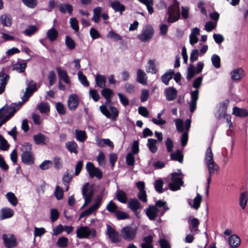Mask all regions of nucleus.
Wrapping results in <instances>:
<instances>
[{
	"instance_id": "obj_1",
	"label": "nucleus",
	"mask_w": 248,
	"mask_h": 248,
	"mask_svg": "<svg viewBox=\"0 0 248 248\" xmlns=\"http://www.w3.org/2000/svg\"><path fill=\"white\" fill-rule=\"evenodd\" d=\"M101 93L102 95L106 98V102H105V105L100 106V110L108 118L115 121L119 115V111L118 109L116 107L110 105L108 107V108L111 111L110 113L107 108L108 104L111 102V97L113 96V93L110 89L104 88L101 92Z\"/></svg>"
},
{
	"instance_id": "obj_2",
	"label": "nucleus",
	"mask_w": 248,
	"mask_h": 248,
	"mask_svg": "<svg viewBox=\"0 0 248 248\" xmlns=\"http://www.w3.org/2000/svg\"><path fill=\"white\" fill-rule=\"evenodd\" d=\"M175 125L177 130L179 132H182L185 130H186L182 135L181 138V142L182 146H185L188 140V134L187 131L190 127L191 121L190 119H186L184 124L182 120L177 119L175 120Z\"/></svg>"
},
{
	"instance_id": "obj_3",
	"label": "nucleus",
	"mask_w": 248,
	"mask_h": 248,
	"mask_svg": "<svg viewBox=\"0 0 248 248\" xmlns=\"http://www.w3.org/2000/svg\"><path fill=\"white\" fill-rule=\"evenodd\" d=\"M211 148L209 147L205 153V161L209 174L210 175H213L217 172L219 169L218 165L214 160Z\"/></svg>"
},
{
	"instance_id": "obj_4",
	"label": "nucleus",
	"mask_w": 248,
	"mask_h": 248,
	"mask_svg": "<svg viewBox=\"0 0 248 248\" xmlns=\"http://www.w3.org/2000/svg\"><path fill=\"white\" fill-rule=\"evenodd\" d=\"M202 77H198L194 80L193 87L196 90L191 92V100L189 104L190 110L193 112L196 108L197 101L199 98V91L198 89L200 87L202 84Z\"/></svg>"
},
{
	"instance_id": "obj_5",
	"label": "nucleus",
	"mask_w": 248,
	"mask_h": 248,
	"mask_svg": "<svg viewBox=\"0 0 248 248\" xmlns=\"http://www.w3.org/2000/svg\"><path fill=\"white\" fill-rule=\"evenodd\" d=\"M183 176V174L180 171L171 173V181L169 184L170 189L171 190L176 191L180 189L181 186L184 184L182 180Z\"/></svg>"
},
{
	"instance_id": "obj_6",
	"label": "nucleus",
	"mask_w": 248,
	"mask_h": 248,
	"mask_svg": "<svg viewBox=\"0 0 248 248\" xmlns=\"http://www.w3.org/2000/svg\"><path fill=\"white\" fill-rule=\"evenodd\" d=\"M168 21L173 23L178 20L180 16L179 3L174 1L172 5L170 6L168 9Z\"/></svg>"
},
{
	"instance_id": "obj_7",
	"label": "nucleus",
	"mask_w": 248,
	"mask_h": 248,
	"mask_svg": "<svg viewBox=\"0 0 248 248\" xmlns=\"http://www.w3.org/2000/svg\"><path fill=\"white\" fill-rule=\"evenodd\" d=\"M16 110L5 105L0 109V127L8 121L15 114Z\"/></svg>"
},
{
	"instance_id": "obj_8",
	"label": "nucleus",
	"mask_w": 248,
	"mask_h": 248,
	"mask_svg": "<svg viewBox=\"0 0 248 248\" xmlns=\"http://www.w3.org/2000/svg\"><path fill=\"white\" fill-rule=\"evenodd\" d=\"M137 229L135 227L125 226L121 231L122 237L127 241L133 240L136 236Z\"/></svg>"
},
{
	"instance_id": "obj_9",
	"label": "nucleus",
	"mask_w": 248,
	"mask_h": 248,
	"mask_svg": "<svg viewBox=\"0 0 248 248\" xmlns=\"http://www.w3.org/2000/svg\"><path fill=\"white\" fill-rule=\"evenodd\" d=\"M154 29L150 26H146L138 35V38L142 42H146L150 40L154 34Z\"/></svg>"
},
{
	"instance_id": "obj_10",
	"label": "nucleus",
	"mask_w": 248,
	"mask_h": 248,
	"mask_svg": "<svg viewBox=\"0 0 248 248\" xmlns=\"http://www.w3.org/2000/svg\"><path fill=\"white\" fill-rule=\"evenodd\" d=\"M76 233L77 237L80 239L88 238L90 235H95V231L93 229H90L86 226H82L78 229Z\"/></svg>"
},
{
	"instance_id": "obj_11",
	"label": "nucleus",
	"mask_w": 248,
	"mask_h": 248,
	"mask_svg": "<svg viewBox=\"0 0 248 248\" xmlns=\"http://www.w3.org/2000/svg\"><path fill=\"white\" fill-rule=\"evenodd\" d=\"M101 203V199L99 197L95 199V203L93 205L81 213L79 219H80L82 217L89 216L95 213L100 207Z\"/></svg>"
},
{
	"instance_id": "obj_12",
	"label": "nucleus",
	"mask_w": 248,
	"mask_h": 248,
	"mask_svg": "<svg viewBox=\"0 0 248 248\" xmlns=\"http://www.w3.org/2000/svg\"><path fill=\"white\" fill-rule=\"evenodd\" d=\"M86 168L91 177L95 176L98 179L102 177L103 174L101 171L98 168L95 167L92 163L88 162L86 165Z\"/></svg>"
},
{
	"instance_id": "obj_13",
	"label": "nucleus",
	"mask_w": 248,
	"mask_h": 248,
	"mask_svg": "<svg viewBox=\"0 0 248 248\" xmlns=\"http://www.w3.org/2000/svg\"><path fill=\"white\" fill-rule=\"evenodd\" d=\"M27 85V87L22 97V99L24 102L26 101L32 95L33 92L37 90L36 84L33 80L28 81Z\"/></svg>"
},
{
	"instance_id": "obj_14",
	"label": "nucleus",
	"mask_w": 248,
	"mask_h": 248,
	"mask_svg": "<svg viewBox=\"0 0 248 248\" xmlns=\"http://www.w3.org/2000/svg\"><path fill=\"white\" fill-rule=\"evenodd\" d=\"M229 101L226 100L220 103L217 110L215 113V116L217 119H221L226 115V110L228 108Z\"/></svg>"
},
{
	"instance_id": "obj_15",
	"label": "nucleus",
	"mask_w": 248,
	"mask_h": 248,
	"mask_svg": "<svg viewBox=\"0 0 248 248\" xmlns=\"http://www.w3.org/2000/svg\"><path fill=\"white\" fill-rule=\"evenodd\" d=\"M145 211L147 216L150 220L155 219L159 214H160V210L153 205L149 206Z\"/></svg>"
},
{
	"instance_id": "obj_16",
	"label": "nucleus",
	"mask_w": 248,
	"mask_h": 248,
	"mask_svg": "<svg viewBox=\"0 0 248 248\" xmlns=\"http://www.w3.org/2000/svg\"><path fill=\"white\" fill-rule=\"evenodd\" d=\"M109 3L113 10L115 12H119L121 15H122L123 12L125 10V6L122 4L119 0H110Z\"/></svg>"
},
{
	"instance_id": "obj_17",
	"label": "nucleus",
	"mask_w": 248,
	"mask_h": 248,
	"mask_svg": "<svg viewBox=\"0 0 248 248\" xmlns=\"http://www.w3.org/2000/svg\"><path fill=\"white\" fill-rule=\"evenodd\" d=\"M2 237L4 244L7 248H12L16 246V239L13 235L4 234Z\"/></svg>"
},
{
	"instance_id": "obj_18",
	"label": "nucleus",
	"mask_w": 248,
	"mask_h": 248,
	"mask_svg": "<svg viewBox=\"0 0 248 248\" xmlns=\"http://www.w3.org/2000/svg\"><path fill=\"white\" fill-rule=\"evenodd\" d=\"M14 215V211L9 207H3L0 210V220L12 217Z\"/></svg>"
},
{
	"instance_id": "obj_19",
	"label": "nucleus",
	"mask_w": 248,
	"mask_h": 248,
	"mask_svg": "<svg viewBox=\"0 0 248 248\" xmlns=\"http://www.w3.org/2000/svg\"><path fill=\"white\" fill-rule=\"evenodd\" d=\"M164 94L168 101H172L176 98L177 91L174 88L170 87L165 89Z\"/></svg>"
},
{
	"instance_id": "obj_20",
	"label": "nucleus",
	"mask_w": 248,
	"mask_h": 248,
	"mask_svg": "<svg viewBox=\"0 0 248 248\" xmlns=\"http://www.w3.org/2000/svg\"><path fill=\"white\" fill-rule=\"evenodd\" d=\"M108 234L111 241L113 243H118L120 241L119 233L116 232L111 227L108 226Z\"/></svg>"
},
{
	"instance_id": "obj_21",
	"label": "nucleus",
	"mask_w": 248,
	"mask_h": 248,
	"mask_svg": "<svg viewBox=\"0 0 248 248\" xmlns=\"http://www.w3.org/2000/svg\"><path fill=\"white\" fill-rule=\"evenodd\" d=\"M79 101L78 96L75 94H71L68 100V108L70 110H74L78 107Z\"/></svg>"
},
{
	"instance_id": "obj_22",
	"label": "nucleus",
	"mask_w": 248,
	"mask_h": 248,
	"mask_svg": "<svg viewBox=\"0 0 248 248\" xmlns=\"http://www.w3.org/2000/svg\"><path fill=\"white\" fill-rule=\"evenodd\" d=\"M56 70L58 74L59 81H63L65 83L69 84L70 83V79L66 71L59 67L56 68Z\"/></svg>"
},
{
	"instance_id": "obj_23",
	"label": "nucleus",
	"mask_w": 248,
	"mask_h": 248,
	"mask_svg": "<svg viewBox=\"0 0 248 248\" xmlns=\"http://www.w3.org/2000/svg\"><path fill=\"white\" fill-rule=\"evenodd\" d=\"M189 229L191 232L195 234L198 231V226L200 224V222L198 218L194 217L191 219H189Z\"/></svg>"
},
{
	"instance_id": "obj_24",
	"label": "nucleus",
	"mask_w": 248,
	"mask_h": 248,
	"mask_svg": "<svg viewBox=\"0 0 248 248\" xmlns=\"http://www.w3.org/2000/svg\"><path fill=\"white\" fill-rule=\"evenodd\" d=\"M202 201V196L199 193L197 194L196 197L193 200V203L190 199H188L187 202L191 208L197 210L200 206L201 202Z\"/></svg>"
},
{
	"instance_id": "obj_25",
	"label": "nucleus",
	"mask_w": 248,
	"mask_h": 248,
	"mask_svg": "<svg viewBox=\"0 0 248 248\" xmlns=\"http://www.w3.org/2000/svg\"><path fill=\"white\" fill-rule=\"evenodd\" d=\"M82 192L85 200H87L88 202H90L93 196V193L89 189L88 183H86L84 185L82 188Z\"/></svg>"
},
{
	"instance_id": "obj_26",
	"label": "nucleus",
	"mask_w": 248,
	"mask_h": 248,
	"mask_svg": "<svg viewBox=\"0 0 248 248\" xmlns=\"http://www.w3.org/2000/svg\"><path fill=\"white\" fill-rule=\"evenodd\" d=\"M35 144L38 145H45L48 142V138L42 133H38L33 137Z\"/></svg>"
},
{
	"instance_id": "obj_27",
	"label": "nucleus",
	"mask_w": 248,
	"mask_h": 248,
	"mask_svg": "<svg viewBox=\"0 0 248 248\" xmlns=\"http://www.w3.org/2000/svg\"><path fill=\"white\" fill-rule=\"evenodd\" d=\"M9 79V76L8 75L3 72H0V94L4 92Z\"/></svg>"
},
{
	"instance_id": "obj_28",
	"label": "nucleus",
	"mask_w": 248,
	"mask_h": 248,
	"mask_svg": "<svg viewBox=\"0 0 248 248\" xmlns=\"http://www.w3.org/2000/svg\"><path fill=\"white\" fill-rule=\"evenodd\" d=\"M200 34V29L197 27L192 29L189 35V43L191 45H194L198 41V36Z\"/></svg>"
},
{
	"instance_id": "obj_29",
	"label": "nucleus",
	"mask_w": 248,
	"mask_h": 248,
	"mask_svg": "<svg viewBox=\"0 0 248 248\" xmlns=\"http://www.w3.org/2000/svg\"><path fill=\"white\" fill-rule=\"evenodd\" d=\"M229 243L231 248H237L241 244V239L238 235L233 234L230 237Z\"/></svg>"
},
{
	"instance_id": "obj_30",
	"label": "nucleus",
	"mask_w": 248,
	"mask_h": 248,
	"mask_svg": "<svg viewBox=\"0 0 248 248\" xmlns=\"http://www.w3.org/2000/svg\"><path fill=\"white\" fill-rule=\"evenodd\" d=\"M21 160L22 162L27 165H31L33 163L34 157L32 153L22 154Z\"/></svg>"
},
{
	"instance_id": "obj_31",
	"label": "nucleus",
	"mask_w": 248,
	"mask_h": 248,
	"mask_svg": "<svg viewBox=\"0 0 248 248\" xmlns=\"http://www.w3.org/2000/svg\"><path fill=\"white\" fill-rule=\"evenodd\" d=\"M128 206L134 212L141 208L140 202L137 199H130L128 203Z\"/></svg>"
},
{
	"instance_id": "obj_32",
	"label": "nucleus",
	"mask_w": 248,
	"mask_h": 248,
	"mask_svg": "<svg viewBox=\"0 0 248 248\" xmlns=\"http://www.w3.org/2000/svg\"><path fill=\"white\" fill-rule=\"evenodd\" d=\"M231 75L233 80H239L244 76V72L242 68H238L232 71Z\"/></svg>"
},
{
	"instance_id": "obj_33",
	"label": "nucleus",
	"mask_w": 248,
	"mask_h": 248,
	"mask_svg": "<svg viewBox=\"0 0 248 248\" xmlns=\"http://www.w3.org/2000/svg\"><path fill=\"white\" fill-rule=\"evenodd\" d=\"M157 141L154 139H148L147 143V146L149 150L153 154L155 153L157 151V147L156 146Z\"/></svg>"
},
{
	"instance_id": "obj_34",
	"label": "nucleus",
	"mask_w": 248,
	"mask_h": 248,
	"mask_svg": "<svg viewBox=\"0 0 248 248\" xmlns=\"http://www.w3.org/2000/svg\"><path fill=\"white\" fill-rule=\"evenodd\" d=\"M102 11V8L99 6L95 7L93 9V16L92 20L95 23H98L99 22Z\"/></svg>"
},
{
	"instance_id": "obj_35",
	"label": "nucleus",
	"mask_w": 248,
	"mask_h": 248,
	"mask_svg": "<svg viewBox=\"0 0 248 248\" xmlns=\"http://www.w3.org/2000/svg\"><path fill=\"white\" fill-rule=\"evenodd\" d=\"M58 36V32L53 28L48 30L46 32V37L51 42H53L56 40Z\"/></svg>"
},
{
	"instance_id": "obj_36",
	"label": "nucleus",
	"mask_w": 248,
	"mask_h": 248,
	"mask_svg": "<svg viewBox=\"0 0 248 248\" xmlns=\"http://www.w3.org/2000/svg\"><path fill=\"white\" fill-rule=\"evenodd\" d=\"M95 82L98 87L102 88H105L106 82V77L100 74L97 75L95 77Z\"/></svg>"
},
{
	"instance_id": "obj_37",
	"label": "nucleus",
	"mask_w": 248,
	"mask_h": 248,
	"mask_svg": "<svg viewBox=\"0 0 248 248\" xmlns=\"http://www.w3.org/2000/svg\"><path fill=\"white\" fill-rule=\"evenodd\" d=\"M137 81L142 84H146L147 78L145 73L141 69H139L137 71Z\"/></svg>"
},
{
	"instance_id": "obj_38",
	"label": "nucleus",
	"mask_w": 248,
	"mask_h": 248,
	"mask_svg": "<svg viewBox=\"0 0 248 248\" xmlns=\"http://www.w3.org/2000/svg\"><path fill=\"white\" fill-rule=\"evenodd\" d=\"M233 114L238 117H246L248 115V112L245 108H241L238 107L233 108Z\"/></svg>"
},
{
	"instance_id": "obj_39",
	"label": "nucleus",
	"mask_w": 248,
	"mask_h": 248,
	"mask_svg": "<svg viewBox=\"0 0 248 248\" xmlns=\"http://www.w3.org/2000/svg\"><path fill=\"white\" fill-rule=\"evenodd\" d=\"M140 3L145 5L146 6L148 13L150 14H152L154 11L153 8L154 0H138Z\"/></svg>"
},
{
	"instance_id": "obj_40",
	"label": "nucleus",
	"mask_w": 248,
	"mask_h": 248,
	"mask_svg": "<svg viewBox=\"0 0 248 248\" xmlns=\"http://www.w3.org/2000/svg\"><path fill=\"white\" fill-rule=\"evenodd\" d=\"M143 242L141 244V248H153L152 244L153 242V237L151 235H148L143 238Z\"/></svg>"
},
{
	"instance_id": "obj_41",
	"label": "nucleus",
	"mask_w": 248,
	"mask_h": 248,
	"mask_svg": "<svg viewBox=\"0 0 248 248\" xmlns=\"http://www.w3.org/2000/svg\"><path fill=\"white\" fill-rule=\"evenodd\" d=\"M65 146L66 148L71 153H74L75 154H78V145L74 141H68L66 142Z\"/></svg>"
},
{
	"instance_id": "obj_42",
	"label": "nucleus",
	"mask_w": 248,
	"mask_h": 248,
	"mask_svg": "<svg viewBox=\"0 0 248 248\" xmlns=\"http://www.w3.org/2000/svg\"><path fill=\"white\" fill-rule=\"evenodd\" d=\"M6 197L8 201L14 206H16L18 203V200L15 194L11 192H9L6 194Z\"/></svg>"
},
{
	"instance_id": "obj_43",
	"label": "nucleus",
	"mask_w": 248,
	"mask_h": 248,
	"mask_svg": "<svg viewBox=\"0 0 248 248\" xmlns=\"http://www.w3.org/2000/svg\"><path fill=\"white\" fill-rule=\"evenodd\" d=\"M173 75L174 71L172 70H169L162 76V81L166 85H168L169 81L172 78Z\"/></svg>"
},
{
	"instance_id": "obj_44",
	"label": "nucleus",
	"mask_w": 248,
	"mask_h": 248,
	"mask_svg": "<svg viewBox=\"0 0 248 248\" xmlns=\"http://www.w3.org/2000/svg\"><path fill=\"white\" fill-rule=\"evenodd\" d=\"M155 206H156L157 208L162 207V209L160 210V216H162L166 211L169 210V207L167 205L166 202L161 200H159L155 202Z\"/></svg>"
},
{
	"instance_id": "obj_45",
	"label": "nucleus",
	"mask_w": 248,
	"mask_h": 248,
	"mask_svg": "<svg viewBox=\"0 0 248 248\" xmlns=\"http://www.w3.org/2000/svg\"><path fill=\"white\" fill-rule=\"evenodd\" d=\"M116 197L118 200L122 202L125 203L126 202L127 198L125 192L122 190H119L117 191L116 194Z\"/></svg>"
},
{
	"instance_id": "obj_46",
	"label": "nucleus",
	"mask_w": 248,
	"mask_h": 248,
	"mask_svg": "<svg viewBox=\"0 0 248 248\" xmlns=\"http://www.w3.org/2000/svg\"><path fill=\"white\" fill-rule=\"evenodd\" d=\"M75 135L77 140L80 142L84 141L87 139V136L85 131L76 129Z\"/></svg>"
},
{
	"instance_id": "obj_47",
	"label": "nucleus",
	"mask_w": 248,
	"mask_h": 248,
	"mask_svg": "<svg viewBox=\"0 0 248 248\" xmlns=\"http://www.w3.org/2000/svg\"><path fill=\"white\" fill-rule=\"evenodd\" d=\"M0 20L3 26L9 27L12 24L11 16L8 14H4L1 16Z\"/></svg>"
},
{
	"instance_id": "obj_48",
	"label": "nucleus",
	"mask_w": 248,
	"mask_h": 248,
	"mask_svg": "<svg viewBox=\"0 0 248 248\" xmlns=\"http://www.w3.org/2000/svg\"><path fill=\"white\" fill-rule=\"evenodd\" d=\"M170 156L172 160L178 161L180 163L183 162V155L180 150H178L176 152L171 153Z\"/></svg>"
},
{
	"instance_id": "obj_49",
	"label": "nucleus",
	"mask_w": 248,
	"mask_h": 248,
	"mask_svg": "<svg viewBox=\"0 0 248 248\" xmlns=\"http://www.w3.org/2000/svg\"><path fill=\"white\" fill-rule=\"evenodd\" d=\"M197 70L195 66L193 64H190L187 68V73L186 78L190 80L196 74H197Z\"/></svg>"
},
{
	"instance_id": "obj_50",
	"label": "nucleus",
	"mask_w": 248,
	"mask_h": 248,
	"mask_svg": "<svg viewBox=\"0 0 248 248\" xmlns=\"http://www.w3.org/2000/svg\"><path fill=\"white\" fill-rule=\"evenodd\" d=\"M59 9L61 12L65 13L66 11L69 14H71L73 11V7L70 4H62L59 5Z\"/></svg>"
},
{
	"instance_id": "obj_51",
	"label": "nucleus",
	"mask_w": 248,
	"mask_h": 248,
	"mask_svg": "<svg viewBox=\"0 0 248 248\" xmlns=\"http://www.w3.org/2000/svg\"><path fill=\"white\" fill-rule=\"evenodd\" d=\"M55 196L58 200H61L63 197V191L59 186H57L54 192Z\"/></svg>"
},
{
	"instance_id": "obj_52",
	"label": "nucleus",
	"mask_w": 248,
	"mask_h": 248,
	"mask_svg": "<svg viewBox=\"0 0 248 248\" xmlns=\"http://www.w3.org/2000/svg\"><path fill=\"white\" fill-rule=\"evenodd\" d=\"M97 161L99 166L105 167L106 165V160L105 158V154L102 152H100L97 157Z\"/></svg>"
},
{
	"instance_id": "obj_53",
	"label": "nucleus",
	"mask_w": 248,
	"mask_h": 248,
	"mask_svg": "<svg viewBox=\"0 0 248 248\" xmlns=\"http://www.w3.org/2000/svg\"><path fill=\"white\" fill-rule=\"evenodd\" d=\"M212 63L214 66L217 68H218L220 66V59L217 54H214L211 57Z\"/></svg>"
},
{
	"instance_id": "obj_54",
	"label": "nucleus",
	"mask_w": 248,
	"mask_h": 248,
	"mask_svg": "<svg viewBox=\"0 0 248 248\" xmlns=\"http://www.w3.org/2000/svg\"><path fill=\"white\" fill-rule=\"evenodd\" d=\"M78 78L80 82L83 84L84 86L86 87H88L89 85V83L86 77L83 74V73L81 71L78 72Z\"/></svg>"
},
{
	"instance_id": "obj_55",
	"label": "nucleus",
	"mask_w": 248,
	"mask_h": 248,
	"mask_svg": "<svg viewBox=\"0 0 248 248\" xmlns=\"http://www.w3.org/2000/svg\"><path fill=\"white\" fill-rule=\"evenodd\" d=\"M22 154L32 153V145L28 142L24 143L20 148Z\"/></svg>"
},
{
	"instance_id": "obj_56",
	"label": "nucleus",
	"mask_w": 248,
	"mask_h": 248,
	"mask_svg": "<svg viewBox=\"0 0 248 248\" xmlns=\"http://www.w3.org/2000/svg\"><path fill=\"white\" fill-rule=\"evenodd\" d=\"M148 66L147 68L146 71L147 73H151L152 74H155L156 72L154 61L150 60L148 63Z\"/></svg>"
},
{
	"instance_id": "obj_57",
	"label": "nucleus",
	"mask_w": 248,
	"mask_h": 248,
	"mask_svg": "<svg viewBox=\"0 0 248 248\" xmlns=\"http://www.w3.org/2000/svg\"><path fill=\"white\" fill-rule=\"evenodd\" d=\"M65 44L70 49H73L76 46L75 41L69 36L65 37Z\"/></svg>"
},
{
	"instance_id": "obj_58",
	"label": "nucleus",
	"mask_w": 248,
	"mask_h": 248,
	"mask_svg": "<svg viewBox=\"0 0 248 248\" xmlns=\"http://www.w3.org/2000/svg\"><path fill=\"white\" fill-rule=\"evenodd\" d=\"M240 204L243 209H244L248 201V196L246 193L243 192L240 197Z\"/></svg>"
},
{
	"instance_id": "obj_59",
	"label": "nucleus",
	"mask_w": 248,
	"mask_h": 248,
	"mask_svg": "<svg viewBox=\"0 0 248 248\" xmlns=\"http://www.w3.org/2000/svg\"><path fill=\"white\" fill-rule=\"evenodd\" d=\"M68 242V239L65 237L59 238L57 242V245L61 248H65L67 247Z\"/></svg>"
},
{
	"instance_id": "obj_60",
	"label": "nucleus",
	"mask_w": 248,
	"mask_h": 248,
	"mask_svg": "<svg viewBox=\"0 0 248 248\" xmlns=\"http://www.w3.org/2000/svg\"><path fill=\"white\" fill-rule=\"evenodd\" d=\"M37 108L42 113H46L49 110V106L47 103L42 102L37 106Z\"/></svg>"
},
{
	"instance_id": "obj_61",
	"label": "nucleus",
	"mask_w": 248,
	"mask_h": 248,
	"mask_svg": "<svg viewBox=\"0 0 248 248\" xmlns=\"http://www.w3.org/2000/svg\"><path fill=\"white\" fill-rule=\"evenodd\" d=\"M27 66V63H17L14 65V69L19 72H23L25 71Z\"/></svg>"
},
{
	"instance_id": "obj_62",
	"label": "nucleus",
	"mask_w": 248,
	"mask_h": 248,
	"mask_svg": "<svg viewBox=\"0 0 248 248\" xmlns=\"http://www.w3.org/2000/svg\"><path fill=\"white\" fill-rule=\"evenodd\" d=\"M106 209L109 212L111 213H115V214L116 213V212L118 211L117 205L112 201L109 202L106 207Z\"/></svg>"
},
{
	"instance_id": "obj_63",
	"label": "nucleus",
	"mask_w": 248,
	"mask_h": 248,
	"mask_svg": "<svg viewBox=\"0 0 248 248\" xmlns=\"http://www.w3.org/2000/svg\"><path fill=\"white\" fill-rule=\"evenodd\" d=\"M115 214L118 220L125 219L129 217V215L127 213L120 210L116 211Z\"/></svg>"
},
{
	"instance_id": "obj_64",
	"label": "nucleus",
	"mask_w": 248,
	"mask_h": 248,
	"mask_svg": "<svg viewBox=\"0 0 248 248\" xmlns=\"http://www.w3.org/2000/svg\"><path fill=\"white\" fill-rule=\"evenodd\" d=\"M70 24L72 28L75 31H79L78 23L76 18L72 17L70 19Z\"/></svg>"
}]
</instances>
